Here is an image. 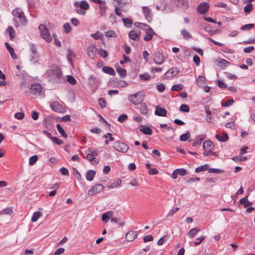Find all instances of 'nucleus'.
I'll use <instances>...</instances> for the list:
<instances>
[{
  "instance_id": "1",
  "label": "nucleus",
  "mask_w": 255,
  "mask_h": 255,
  "mask_svg": "<svg viewBox=\"0 0 255 255\" xmlns=\"http://www.w3.org/2000/svg\"><path fill=\"white\" fill-rule=\"evenodd\" d=\"M12 14L13 16L19 19L20 22L23 25H26L27 20L24 15V12L19 8H15L12 10Z\"/></svg>"
},
{
  "instance_id": "39",
  "label": "nucleus",
  "mask_w": 255,
  "mask_h": 255,
  "mask_svg": "<svg viewBox=\"0 0 255 255\" xmlns=\"http://www.w3.org/2000/svg\"><path fill=\"white\" fill-rule=\"evenodd\" d=\"M38 157L37 155H33L29 158V164L30 165H34L37 161Z\"/></svg>"
},
{
  "instance_id": "13",
  "label": "nucleus",
  "mask_w": 255,
  "mask_h": 255,
  "mask_svg": "<svg viewBox=\"0 0 255 255\" xmlns=\"http://www.w3.org/2000/svg\"><path fill=\"white\" fill-rule=\"evenodd\" d=\"M142 12L144 15L145 18L149 22L152 19V13L151 10L147 7H142Z\"/></svg>"
},
{
  "instance_id": "11",
  "label": "nucleus",
  "mask_w": 255,
  "mask_h": 255,
  "mask_svg": "<svg viewBox=\"0 0 255 255\" xmlns=\"http://www.w3.org/2000/svg\"><path fill=\"white\" fill-rule=\"evenodd\" d=\"M51 109L58 113H62L64 111L63 107L58 102H53L50 105Z\"/></svg>"
},
{
  "instance_id": "58",
  "label": "nucleus",
  "mask_w": 255,
  "mask_h": 255,
  "mask_svg": "<svg viewBox=\"0 0 255 255\" xmlns=\"http://www.w3.org/2000/svg\"><path fill=\"white\" fill-rule=\"evenodd\" d=\"M128 119V116L127 115L123 114L119 116L118 118V121L120 123H123L125 121Z\"/></svg>"
},
{
  "instance_id": "55",
  "label": "nucleus",
  "mask_w": 255,
  "mask_h": 255,
  "mask_svg": "<svg viewBox=\"0 0 255 255\" xmlns=\"http://www.w3.org/2000/svg\"><path fill=\"white\" fill-rule=\"evenodd\" d=\"M51 139L58 145H60L63 142L61 139H59L56 137H51Z\"/></svg>"
},
{
  "instance_id": "2",
  "label": "nucleus",
  "mask_w": 255,
  "mask_h": 255,
  "mask_svg": "<svg viewBox=\"0 0 255 255\" xmlns=\"http://www.w3.org/2000/svg\"><path fill=\"white\" fill-rule=\"evenodd\" d=\"M39 30L40 32V35L46 42H49L52 40V37L49 34L48 29L44 24H40Z\"/></svg>"
},
{
  "instance_id": "30",
  "label": "nucleus",
  "mask_w": 255,
  "mask_h": 255,
  "mask_svg": "<svg viewBox=\"0 0 255 255\" xmlns=\"http://www.w3.org/2000/svg\"><path fill=\"white\" fill-rule=\"evenodd\" d=\"M139 131L146 135H151L152 134V129L149 127L141 128L139 129Z\"/></svg>"
},
{
  "instance_id": "19",
  "label": "nucleus",
  "mask_w": 255,
  "mask_h": 255,
  "mask_svg": "<svg viewBox=\"0 0 255 255\" xmlns=\"http://www.w3.org/2000/svg\"><path fill=\"white\" fill-rule=\"evenodd\" d=\"M30 51L34 54V56L32 57V58H31L30 60L33 61L34 59H36L38 58V56L37 55V48L36 47V45L34 44H30Z\"/></svg>"
},
{
  "instance_id": "40",
  "label": "nucleus",
  "mask_w": 255,
  "mask_h": 255,
  "mask_svg": "<svg viewBox=\"0 0 255 255\" xmlns=\"http://www.w3.org/2000/svg\"><path fill=\"white\" fill-rule=\"evenodd\" d=\"M150 76L149 74L145 73L139 75V78L142 81H146L149 79Z\"/></svg>"
},
{
  "instance_id": "29",
  "label": "nucleus",
  "mask_w": 255,
  "mask_h": 255,
  "mask_svg": "<svg viewBox=\"0 0 255 255\" xmlns=\"http://www.w3.org/2000/svg\"><path fill=\"white\" fill-rule=\"evenodd\" d=\"M117 72L120 75L121 78H124L127 75V70L124 68L118 66L116 68Z\"/></svg>"
},
{
  "instance_id": "47",
  "label": "nucleus",
  "mask_w": 255,
  "mask_h": 255,
  "mask_svg": "<svg viewBox=\"0 0 255 255\" xmlns=\"http://www.w3.org/2000/svg\"><path fill=\"white\" fill-rule=\"evenodd\" d=\"M254 27V24H247L241 27L242 30H247L252 29Z\"/></svg>"
},
{
  "instance_id": "20",
  "label": "nucleus",
  "mask_w": 255,
  "mask_h": 255,
  "mask_svg": "<svg viewBox=\"0 0 255 255\" xmlns=\"http://www.w3.org/2000/svg\"><path fill=\"white\" fill-rule=\"evenodd\" d=\"M128 36L131 39L138 41L140 38V34L135 31L132 30L129 33Z\"/></svg>"
},
{
  "instance_id": "4",
  "label": "nucleus",
  "mask_w": 255,
  "mask_h": 255,
  "mask_svg": "<svg viewBox=\"0 0 255 255\" xmlns=\"http://www.w3.org/2000/svg\"><path fill=\"white\" fill-rule=\"evenodd\" d=\"M139 24L141 25V28L144 27L146 32V34L143 38L144 40L146 41H150L152 38V34L154 33L153 30L148 25L143 23H139Z\"/></svg>"
},
{
  "instance_id": "3",
  "label": "nucleus",
  "mask_w": 255,
  "mask_h": 255,
  "mask_svg": "<svg viewBox=\"0 0 255 255\" xmlns=\"http://www.w3.org/2000/svg\"><path fill=\"white\" fill-rule=\"evenodd\" d=\"M113 147L117 151L123 153L127 152L129 148V147L127 144L120 141L115 142Z\"/></svg>"
},
{
  "instance_id": "34",
  "label": "nucleus",
  "mask_w": 255,
  "mask_h": 255,
  "mask_svg": "<svg viewBox=\"0 0 255 255\" xmlns=\"http://www.w3.org/2000/svg\"><path fill=\"white\" fill-rule=\"evenodd\" d=\"M190 137V134L188 131H187L185 133H184L180 135V139L181 141H186Z\"/></svg>"
},
{
  "instance_id": "25",
  "label": "nucleus",
  "mask_w": 255,
  "mask_h": 255,
  "mask_svg": "<svg viewBox=\"0 0 255 255\" xmlns=\"http://www.w3.org/2000/svg\"><path fill=\"white\" fill-rule=\"evenodd\" d=\"M5 46H6V49H7V50L8 51L9 53L10 54L11 57L13 59H16L17 58V56L15 54L13 48H12L11 46H10L8 43H5Z\"/></svg>"
},
{
  "instance_id": "38",
  "label": "nucleus",
  "mask_w": 255,
  "mask_h": 255,
  "mask_svg": "<svg viewBox=\"0 0 255 255\" xmlns=\"http://www.w3.org/2000/svg\"><path fill=\"white\" fill-rule=\"evenodd\" d=\"M7 30L8 31L10 39L11 40L13 39L15 37V31L13 28L11 26H9L7 28Z\"/></svg>"
},
{
  "instance_id": "57",
  "label": "nucleus",
  "mask_w": 255,
  "mask_h": 255,
  "mask_svg": "<svg viewBox=\"0 0 255 255\" xmlns=\"http://www.w3.org/2000/svg\"><path fill=\"white\" fill-rule=\"evenodd\" d=\"M179 210V208L177 207H175L173 208L167 215V217H169L170 216H172L174 214H175L176 212Z\"/></svg>"
},
{
  "instance_id": "61",
  "label": "nucleus",
  "mask_w": 255,
  "mask_h": 255,
  "mask_svg": "<svg viewBox=\"0 0 255 255\" xmlns=\"http://www.w3.org/2000/svg\"><path fill=\"white\" fill-rule=\"evenodd\" d=\"M99 54L103 58H106L108 56V53L105 50L100 49Z\"/></svg>"
},
{
  "instance_id": "18",
  "label": "nucleus",
  "mask_w": 255,
  "mask_h": 255,
  "mask_svg": "<svg viewBox=\"0 0 255 255\" xmlns=\"http://www.w3.org/2000/svg\"><path fill=\"white\" fill-rule=\"evenodd\" d=\"M200 231V230L198 228H194L191 229L187 234V236L189 238H193L194 237L198 232Z\"/></svg>"
},
{
  "instance_id": "8",
  "label": "nucleus",
  "mask_w": 255,
  "mask_h": 255,
  "mask_svg": "<svg viewBox=\"0 0 255 255\" xmlns=\"http://www.w3.org/2000/svg\"><path fill=\"white\" fill-rule=\"evenodd\" d=\"M31 93L34 95H39L42 91V87L40 84L38 83H35L32 84L30 87Z\"/></svg>"
},
{
  "instance_id": "41",
  "label": "nucleus",
  "mask_w": 255,
  "mask_h": 255,
  "mask_svg": "<svg viewBox=\"0 0 255 255\" xmlns=\"http://www.w3.org/2000/svg\"><path fill=\"white\" fill-rule=\"evenodd\" d=\"M253 9V4L249 3L244 7V11L246 14H248L250 13Z\"/></svg>"
},
{
  "instance_id": "52",
  "label": "nucleus",
  "mask_w": 255,
  "mask_h": 255,
  "mask_svg": "<svg viewBox=\"0 0 255 255\" xmlns=\"http://www.w3.org/2000/svg\"><path fill=\"white\" fill-rule=\"evenodd\" d=\"M99 104L102 108H104L106 107V100L104 98H101L99 99Z\"/></svg>"
},
{
  "instance_id": "15",
  "label": "nucleus",
  "mask_w": 255,
  "mask_h": 255,
  "mask_svg": "<svg viewBox=\"0 0 255 255\" xmlns=\"http://www.w3.org/2000/svg\"><path fill=\"white\" fill-rule=\"evenodd\" d=\"M167 112L166 110L159 106H156L155 111V114L161 117H165L166 116Z\"/></svg>"
},
{
  "instance_id": "27",
  "label": "nucleus",
  "mask_w": 255,
  "mask_h": 255,
  "mask_svg": "<svg viewBox=\"0 0 255 255\" xmlns=\"http://www.w3.org/2000/svg\"><path fill=\"white\" fill-rule=\"evenodd\" d=\"M95 171L94 170H88L86 173V179L88 181H92L95 175Z\"/></svg>"
},
{
  "instance_id": "64",
  "label": "nucleus",
  "mask_w": 255,
  "mask_h": 255,
  "mask_svg": "<svg viewBox=\"0 0 255 255\" xmlns=\"http://www.w3.org/2000/svg\"><path fill=\"white\" fill-rule=\"evenodd\" d=\"M60 171L61 174L63 175H68L69 171L65 167H62L60 168Z\"/></svg>"
},
{
  "instance_id": "31",
  "label": "nucleus",
  "mask_w": 255,
  "mask_h": 255,
  "mask_svg": "<svg viewBox=\"0 0 255 255\" xmlns=\"http://www.w3.org/2000/svg\"><path fill=\"white\" fill-rule=\"evenodd\" d=\"M209 169V165L208 164H205L203 165H201V166H199L198 167H197L195 169V171L197 173L202 172V171H205Z\"/></svg>"
},
{
  "instance_id": "5",
  "label": "nucleus",
  "mask_w": 255,
  "mask_h": 255,
  "mask_svg": "<svg viewBox=\"0 0 255 255\" xmlns=\"http://www.w3.org/2000/svg\"><path fill=\"white\" fill-rule=\"evenodd\" d=\"M179 72V69L177 67H172L165 73L164 74V78L166 79H171L178 75Z\"/></svg>"
},
{
  "instance_id": "44",
  "label": "nucleus",
  "mask_w": 255,
  "mask_h": 255,
  "mask_svg": "<svg viewBox=\"0 0 255 255\" xmlns=\"http://www.w3.org/2000/svg\"><path fill=\"white\" fill-rule=\"evenodd\" d=\"M234 103L233 99L228 100L225 101V103H222L221 105L222 107H227L232 105Z\"/></svg>"
},
{
  "instance_id": "17",
  "label": "nucleus",
  "mask_w": 255,
  "mask_h": 255,
  "mask_svg": "<svg viewBox=\"0 0 255 255\" xmlns=\"http://www.w3.org/2000/svg\"><path fill=\"white\" fill-rule=\"evenodd\" d=\"M203 147L204 150H212L214 148V144L212 141L207 140L204 142Z\"/></svg>"
},
{
  "instance_id": "49",
  "label": "nucleus",
  "mask_w": 255,
  "mask_h": 255,
  "mask_svg": "<svg viewBox=\"0 0 255 255\" xmlns=\"http://www.w3.org/2000/svg\"><path fill=\"white\" fill-rule=\"evenodd\" d=\"M206 238L205 236H201L200 237L196 239V241L194 243V244L196 246H198L200 245L203 241H204Z\"/></svg>"
},
{
  "instance_id": "24",
  "label": "nucleus",
  "mask_w": 255,
  "mask_h": 255,
  "mask_svg": "<svg viewBox=\"0 0 255 255\" xmlns=\"http://www.w3.org/2000/svg\"><path fill=\"white\" fill-rule=\"evenodd\" d=\"M103 71L104 72L110 75L114 76L116 74L115 71L114 70V69L110 67L104 66L103 67Z\"/></svg>"
},
{
  "instance_id": "46",
  "label": "nucleus",
  "mask_w": 255,
  "mask_h": 255,
  "mask_svg": "<svg viewBox=\"0 0 255 255\" xmlns=\"http://www.w3.org/2000/svg\"><path fill=\"white\" fill-rule=\"evenodd\" d=\"M180 110L183 112L187 113L189 111V107L185 104H182L180 107Z\"/></svg>"
},
{
  "instance_id": "12",
  "label": "nucleus",
  "mask_w": 255,
  "mask_h": 255,
  "mask_svg": "<svg viewBox=\"0 0 255 255\" xmlns=\"http://www.w3.org/2000/svg\"><path fill=\"white\" fill-rule=\"evenodd\" d=\"M138 232L134 231L128 232L126 235V239L128 242L133 241L137 236Z\"/></svg>"
},
{
  "instance_id": "54",
  "label": "nucleus",
  "mask_w": 255,
  "mask_h": 255,
  "mask_svg": "<svg viewBox=\"0 0 255 255\" xmlns=\"http://www.w3.org/2000/svg\"><path fill=\"white\" fill-rule=\"evenodd\" d=\"M102 36L103 35L102 34H100L99 32H97L95 33H93L91 34V36L96 40L101 39Z\"/></svg>"
},
{
  "instance_id": "35",
  "label": "nucleus",
  "mask_w": 255,
  "mask_h": 255,
  "mask_svg": "<svg viewBox=\"0 0 255 255\" xmlns=\"http://www.w3.org/2000/svg\"><path fill=\"white\" fill-rule=\"evenodd\" d=\"M79 6L85 10H87L89 7V4L86 1H81Z\"/></svg>"
},
{
  "instance_id": "37",
  "label": "nucleus",
  "mask_w": 255,
  "mask_h": 255,
  "mask_svg": "<svg viewBox=\"0 0 255 255\" xmlns=\"http://www.w3.org/2000/svg\"><path fill=\"white\" fill-rule=\"evenodd\" d=\"M140 112L142 114L146 115L148 112V109L144 104H142L140 106Z\"/></svg>"
},
{
  "instance_id": "9",
  "label": "nucleus",
  "mask_w": 255,
  "mask_h": 255,
  "mask_svg": "<svg viewBox=\"0 0 255 255\" xmlns=\"http://www.w3.org/2000/svg\"><path fill=\"white\" fill-rule=\"evenodd\" d=\"M153 60L155 64L161 65L164 62L163 56L158 51H156L153 54Z\"/></svg>"
},
{
  "instance_id": "63",
  "label": "nucleus",
  "mask_w": 255,
  "mask_h": 255,
  "mask_svg": "<svg viewBox=\"0 0 255 255\" xmlns=\"http://www.w3.org/2000/svg\"><path fill=\"white\" fill-rule=\"evenodd\" d=\"M39 117V114L36 111H33L31 114V118L34 120H38Z\"/></svg>"
},
{
  "instance_id": "10",
  "label": "nucleus",
  "mask_w": 255,
  "mask_h": 255,
  "mask_svg": "<svg viewBox=\"0 0 255 255\" xmlns=\"http://www.w3.org/2000/svg\"><path fill=\"white\" fill-rule=\"evenodd\" d=\"M209 7V4L207 2H202L197 7V11L201 14H204L208 11Z\"/></svg>"
},
{
  "instance_id": "26",
  "label": "nucleus",
  "mask_w": 255,
  "mask_h": 255,
  "mask_svg": "<svg viewBox=\"0 0 255 255\" xmlns=\"http://www.w3.org/2000/svg\"><path fill=\"white\" fill-rule=\"evenodd\" d=\"M181 33L183 36V38L186 40H189L192 38L191 34L185 29H183L181 31Z\"/></svg>"
},
{
  "instance_id": "59",
  "label": "nucleus",
  "mask_w": 255,
  "mask_h": 255,
  "mask_svg": "<svg viewBox=\"0 0 255 255\" xmlns=\"http://www.w3.org/2000/svg\"><path fill=\"white\" fill-rule=\"evenodd\" d=\"M24 114L23 113L20 112L16 113L14 115V117L18 120H22L24 118Z\"/></svg>"
},
{
  "instance_id": "51",
  "label": "nucleus",
  "mask_w": 255,
  "mask_h": 255,
  "mask_svg": "<svg viewBox=\"0 0 255 255\" xmlns=\"http://www.w3.org/2000/svg\"><path fill=\"white\" fill-rule=\"evenodd\" d=\"M64 31L66 33H69L71 30L70 25L69 23H66L63 25Z\"/></svg>"
},
{
  "instance_id": "6",
  "label": "nucleus",
  "mask_w": 255,
  "mask_h": 255,
  "mask_svg": "<svg viewBox=\"0 0 255 255\" xmlns=\"http://www.w3.org/2000/svg\"><path fill=\"white\" fill-rule=\"evenodd\" d=\"M128 100L134 105H137L140 103L143 99L140 96L138 93H136L133 95H130L128 97Z\"/></svg>"
},
{
  "instance_id": "22",
  "label": "nucleus",
  "mask_w": 255,
  "mask_h": 255,
  "mask_svg": "<svg viewBox=\"0 0 255 255\" xmlns=\"http://www.w3.org/2000/svg\"><path fill=\"white\" fill-rule=\"evenodd\" d=\"M239 202L241 204L243 205L244 208H245L251 206L252 204V202H251L248 200V196H246L243 198L241 199L240 200Z\"/></svg>"
},
{
  "instance_id": "50",
  "label": "nucleus",
  "mask_w": 255,
  "mask_h": 255,
  "mask_svg": "<svg viewBox=\"0 0 255 255\" xmlns=\"http://www.w3.org/2000/svg\"><path fill=\"white\" fill-rule=\"evenodd\" d=\"M67 81L70 83L72 85H74L76 83V80L74 78V77H73L71 75H68L67 76Z\"/></svg>"
},
{
  "instance_id": "62",
  "label": "nucleus",
  "mask_w": 255,
  "mask_h": 255,
  "mask_svg": "<svg viewBox=\"0 0 255 255\" xmlns=\"http://www.w3.org/2000/svg\"><path fill=\"white\" fill-rule=\"evenodd\" d=\"M65 251V249L63 248H60L57 249L54 253V255H59L63 254Z\"/></svg>"
},
{
  "instance_id": "56",
  "label": "nucleus",
  "mask_w": 255,
  "mask_h": 255,
  "mask_svg": "<svg viewBox=\"0 0 255 255\" xmlns=\"http://www.w3.org/2000/svg\"><path fill=\"white\" fill-rule=\"evenodd\" d=\"M12 213V210L11 209L8 208L5 209L1 211L0 214H8L10 215Z\"/></svg>"
},
{
  "instance_id": "32",
  "label": "nucleus",
  "mask_w": 255,
  "mask_h": 255,
  "mask_svg": "<svg viewBox=\"0 0 255 255\" xmlns=\"http://www.w3.org/2000/svg\"><path fill=\"white\" fill-rule=\"evenodd\" d=\"M51 75L54 77H56L57 78H59L62 76L61 71L58 69L53 70L51 72Z\"/></svg>"
},
{
  "instance_id": "16",
  "label": "nucleus",
  "mask_w": 255,
  "mask_h": 255,
  "mask_svg": "<svg viewBox=\"0 0 255 255\" xmlns=\"http://www.w3.org/2000/svg\"><path fill=\"white\" fill-rule=\"evenodd\" d=\"M98 83L99 82L95 77L93 75L90 76L88 79V83L89 85L94 88H96L98 86Z\"/></svg>"
},
{
  "instance_id": "36",
  "label": "nucleus",
  "mask_w": 255,
  "mask_h": 255,
  "mask_svg": "<svg viewBox=\"0 0 255 255\" xmlns=\"http://www.w3.org/2000/svg\"><path fill=\"white\" fill-rule=\"evenodd\" d=\"M94 50H96V48L94 47H89L87 49L88 54L91 58H94Z\"/></svg>"
},
{
  "instance_id": "45",
  "label": "nucleus",
  "mask_w": 255,
  "mask_h": 255,
  "mask_svg": "<svg viewBox=\"0 0 255 255\" xmlns=\"http://www.w3.org/2000/svg\"><path fill=\"white\" fill-rule=\"evenodd\" d=\"M122 183V181L120 179H118L117 181L112 183L110 185L108 186L109 189L115 188L120 185H121Z\"/></svg>"
},
{
  "instance_id": "7",
  "label": "nucleus",
  "mask_w": 255,
  "mask_h": 255,
  "mask_svg": "<svg viewBox=\"0 0 255 255\" xmlns=\"http://www.w3.org/2000/svg\"><path fill=\"white\" fill-rule=\"evenodd\" d=\"M104 188V186L103 185L101 184H96L88 191V195L93 196L97 194L102 191Z\"/></svg>"
},
{
  "instance_id": "23",
  "label": "nucleus",
  "mask_w": 255,
  "mask_h": 255,
  "mask_svg": "<svg viewBox=\"0 0 255 255\" xmlns=\"http://www.w3.org/2000/svg\"><path fill=\"white\" fill-rule=\"evenodd\" d=\"M216 138L220 141L225 142L228 139V135L226 133H223L222 135L216 134Z\"/></svg>"
},
{
  "instance_id": "21",
  "label": "nucleus",
  "mask_w": 255,
  "mask_h": 255,
  "mask_svg": "<svg viewBox=\"0 0 255 255\" xmlns=\"http://www.w3.org/2000/svg\"><path fill=\"white\" fill-rule=\"evenodd\" d=\"M113 216V212L108 211L102 215V220L105 223H107V221L112 218Z\"/></svg>"
},
{
  "instance_id": "28",
  "label": "nucleus",
  "mask_w": 255,
  "mask_h": 255,
  "mask_svg": "<svg viewBox=\"0 0 255 255\" xmlns=\"http://www.w3.org/2000/svg\"><path fill=\"white\" fill-rule=\"evenodd\" d=\"M42 216V213L39 211H37V212H34L33 214V215L32 216L31 221L32 222H35Z\"/></svg>"
},
{
  "instance_id": "43",
  "label": "nucleus",
  "mask_w": 255,
  "mask_h": 255,
  "mask_svg": "<svg viewBox=\"0 0 255 255\" xmlns=\"http://www.w3.org/2000/svg\"><path fill=\"white\" fill-rule=\"evenodd\" d=\"M183 88V85L182 84H176L172 86L171 88L172 91H178L181 90Z\"/></svg>"
},
{
  "instance_id": "42",
  "label": "nucleus",
  "mask_w": 255,
  "mask_h": 255,
  "mask_svg": "<svg viewBox=\"0 0 255 255\" xmlns=\"http://www.w3.org/2000/svg\"><path fill=\"white\" fill-rule=\"evenodd\" d=\"M105 35L108 37H116L117 34L113 30H109L105 32Z\"/></svg>"
},
{
  "instance_id": "14",
  "label": "nucleus",
  "mask_w": 255,
  "mask_h": 255,
  "mask_svg": "<svg viewBox=\"0 0 255 255\" xmlns=\"http://www.w3.org/2000/svg\"><path fill=\"white\" fill-rule=\"evenodd\" d=\"M90 150L88 149L85 151V153H87L86 156L87 159L92 161L93 164H97L99 162V160L97 158L94 157V154H92L90 152Z\"/></svg>"
},
{
  "instance_id": "53",
  "label": "nucleus",
  "mask_w": 255,
  "mask_h": 255,
  "mask_svg": "<svg viewBox=\"0 0 255 255\" xmlns=\"http://www.w3.org/2000/svg\"><path fill=\"white\" fill-rule=\"evenodd\" d=\"M208 172L209 173H219L223 172V170L220 169H216V168H209Z\"/></svg>"
},
{
  "instance_id": "48",
  "label": "nucleus",
  "mask_w": 255,
  "mask_h": 255,
  "mask_svg": "<svg viewBox=\"0 0 255 255\" xmlns=\"http://www.w3.org/2000/svg\"><path fill=\"white\" fill-rule=\"evenodd\" d=\"M176 172H177L178 175L181 176H184L187 173V170L183 168L176 169Z\"/></svg>"
},
{
  "instance_id": "60",
  "label": "nucleus",
  "mask_w": 255,
  "mask_h": 255,
  "mask_svg": "<svg viewBox=\"0 0 255 255\" xmlns=\"http://www.w3.org/2000/svg\"><path fill=\"white\" fill-rule=\"evenodd\" d=\"M165 89V87L163 84H159L157 85V89L159 92H163Z\"/></svg>"
},
{
  "instance_id": "33",
  "label": "nucleus",
  "mask_w": 255,
  "mask_h": 255,
  "mask_svg": "<svg viewBox=\"0 0 255 255\" xmlns=\"http://www.w3.org/2000/svg\"><path fill=\"white\" fill-rule=\"evenodd\" d=\"M56 128L59 133L62 137L65 138L67 136V134L64 131V129L61 127V126L59 124H57L56 125Z\"/></svg>"
}]
</instances>
